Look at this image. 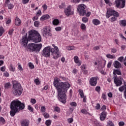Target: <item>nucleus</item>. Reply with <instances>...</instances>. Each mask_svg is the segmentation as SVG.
<instances>
[{
	"instance_id": "f257e3e1",
	"label": "nucleus",
	"mask_w": 126,
	"mask_h": 126,
	"mask_svg": "<svg viewBox=\"0 0 126 126\" xmlns=\"http://www.w3.org/2000/svg\"><path fill=\"white\" fill-rule=\"evenodd\" d=\"M53 84L58 91V98L63 104L66 103V94L67 90L70 87V84L68 82H60L59 80H54Z\"/></svg>"
},
{
	"instance_id": "f03ea898",
	"label": "nucleus",
	"mask_w": 126,
	"mask_h": 126,
	"mask_svg": "<svg viewBox=\"0 0 126 126\" xmlns=\"http://www.w3.org/2000/svg\"><path fill=\"white\" fill-rule=\"evenodd\" d=\"M21 44L23 47H24L27 51H29L30 53H39L41 49H42V44L29 43L28 44V40H27V34L24 35L21 39Z\"/></svg>"
},
{
	"instance_id": "7ed1b4c3",
	"label": "nucleus",
	"mask_w": 126,
	"mask_h": 126,
	"mask_svg": "<svg viewBox=\"0 0 126 126\" xmlns=\"http://www.w3.org/2000/svg\"><path fill=\"white\" fill-rule=\"evenodd\" d=\"M24 108H25V104L18 99L13 100L10 104V115L11 117H14L17 113H19L20 110H23Z\"/></svg>"
},
{
	"instance_id": "20e7f679",
	"label": "nucleus",
	"mask_w": 126,
	"mask_h": 126,
	"mask_svg": "<svg viewBox=\"0 0 126 126\" xmlns=\"http://www.w3.org/2000/svg\"><path fill=\"white\" fill-rule=\"evenodd\" d=\"M13 93L14 95L16 96H20L22 94V89H21V85L18 83H16L13 85Z\"/></svg>"
},
{
	"instance_id": "39448f33",
	"label": "nucleus",
	"mask_w": 126,
	"mask_h": 126,
	"mask_svg": "<svg viewBox=\"0 0 126 126\" xmlns=\"http://www.w3.org/2000/svg\"><path fill=\"white\" fill-rule=\"evenodd\" d=\"M77 12L80 16H84L86 14V5L84 4H80L78 5L77 8Z\"/></svg>"
},
{
	"instance_id": "423d86ee",
	"label": "nucleus",
	"mask_w": 126,
	"mask_h": 126,
	"mask_svg": "<svg viewBox=\"0 0 126 126\" xmlns=\"http://www.w3.org/2000/svg\"><path fill=\"white\" fill-rule=\"evenodd\" d=\"M112 15L113 16H116V17H119L120 15H119V12L113 10L112 8H107L106 13L107 18H109Z\"/></svg>"
},
{
	"instance_id": "0eeeda50",
	"label": "nucleus",
	"mask_w": 126,
	"mask_h": 126,
	"mask_svg": "<svg viewBox=\"0 0 126 126\" xmlns=\"http://www.w3.org/2000/svg\"><path fill=\"white\" fill-rule=\"evenodd\" d=\"M50 52L52 53V55L53 56V59L57 60L58 58H60V52L58 47H54L53 48H51Z\"/></svg>"
},
{
	"instance_id": "6e6552de",
	"label": "nucleus",
	"mask_w": 126,
	"mask_h": 126,
	"mask_svg": "<svg viewBox=\"0 0 126 126\" xmlns=\"http://www.w3.org/2000/svg\"><path fill=\"white\" fill-rule=\"evenodd\" d=\"M115 7L117 8H124L126 6V0H115Z\"/></svg>"
},
{
	"instance_id": "1a4fd4ad",
	"label": "nucleus",
	"mask_w": 126,
	"mask_h": 126,
	"mask_svg": "<svg viewBox=\"0 0 126 126\" xmlns=\"http://www.w3.org/2000/svg\"><path fill=\"white\" fill-rule=\"evenodd\" d=\"M42 56L45 58H49L51 57V47L50 46L46 47L43 49L41 53Z\"/></svg>"
},
{
	"instance_id": "9d476101",
	"label": "nucleus",
	"mask_w": 126,
	"mask_h": 126,
	"mask_svg": "<svg viewBox=\"0 0 126 126\" xmlns=\"http://www.w3.org/2000/svg\"><path fill=\"white\" fill-rule=\"evenodd\" d=\"M39 32L35 30H31L29 32V36L27 38L28 41L32 40L36 35H38Z\"/></svg>"
},
{
	"instance_id": "9b49d317",
	"label": "nucleus",
	"mask_w": 126,
	"mask_h": 126,
	"mask_svg": "<svg viewBox=\"0 0 126 126\" xmlns=\"http://www.w3.org/2000/svg\"><path fill=\"white\" fill-rule=\"evenodd\" d=\"M114 82L116 86H121L123 84V78L121 77H118L117 76L113 77Z\"/></svg>"
},
{
	"instance_id": "f8f14e48",
	"label": "nucleus",
	"mask_w": 126,
	"mask_h": 126,
	"mask_svg": "<svg viewBox=\"0 0 126 126\" xmlns=\"http://www.w3.org/2000/svg\"><path fill=\"white\" fill-rule=\"evenodd\" d=\"M98 80L97 77H93L90 79V84L91 86H96Z\"/></svg>"
},
{
	"instance_id": "ddd939ff",
	"label": "nucleus",
	"mask_w": 126,
	"mask_h": 126,
	"mask_svg": "<svg viewBox=\"0 0 126 126\" xmlns=\"http://www.w3.org/2000/svg\"><path fill=\"white\" fill-rule=\"evenodd\" d=\"M30 124V121L28 119H23L20 121L21 126H29Z\"/></svg>"
},
{
	"instance_id": "4468645a",
	"label": "nucleus",
	"mask_w": 126,
	"mask_h": 126,
	"mask_svg": "<svg viewBox=\"0 0 126 126\" xmlns=\"http://www.w3.org/2000/svg\"><path fill=\"white\" fill-rule=\"evenodd\" d=\"M64 12L66 16H68L69 15H71V14H73L72 12H71V6L70 5L68 6L67 7V8H66L64 10Z\"/></svg>"
},
{
	"instance_id": "2eb2a0df",
	"label": "nucleus",
	"mask_w": 126,
	"mask_h": 126,
	"mask_svg": "<svg viewBox=\"0 0 126 126\" xmlns=\"http://www.w3.org/2000/svg\"><path fill=\"white\" fill-rule=\"evenodd\" d=\"M43 35L45 36H52V33H51V30H48L47 28H44L43 29Z\"/></svg>"
},
{
	"instance_id": "dca6fc26",
	"label": "nucleus",
	"mask_w": 126,
	"mask_h": 126,
	"mask_svg": "<svg viewBox=\"0 0 126 126\" xmlns=\"http://www.w3.org/2000/svg\"><path fill=\"white\" fill-rule=\"evenodd\" d=\"M41 40L42 38H41V35L39 33H38V35H36L34 36L33 39L32 40V41L35 43H39Z\"/></svg>"
},
{
	"instance_id": "f3484780",
	"label": "nucleus",
	"mask_w": 126,
	"mask_h": 126,
	"mask_svg": "<svg viewBox=\"0 0 126 126\" xmlns=\"http://www.w3.org/2000/svg\"><path fill=\"white\" fill-rule=\"evenodd\" d=\"M113 66H114L115 68H121V67H122V63L118 61H115L113 63Z\"/></svg>"
},
{
	"instance_id": "a211bd4d",
	"label": "nucleus",
	"mask_w": 126,
	"mask_h": 126,
	"mask_svg": "<svg viewBox=\"0 0 126 126\" xmlns=\"http://www.w3.org/2000/svg\"><path fill=\"white\" fill-rule=\"evenodd\" d=\"M113 74H114L113 77L115 76H117V75H122V71H121V70L119 69H114Z\"/></svg>"
},
{
	"instance_id": "6ab92c4d",
	"label": "nucleus",
	"mask_w": 126,
	"mask_h": 126,
	"mask_svg": "<svg viewBox=\"0 0 126 126\" xmlns=\"http://www.w3.org/2000/svg\"><path fill=\"white\" fill-rule=\"evenodd\" d=\"M74 61L75 63H78L79 66H80V65H81V62H79V58L78 56L74 57Z\"/></svg>"
},
{
	"instance_id": "aec40b11",
	"label": "nucleus",
	"mask_w": 126,
	"mask_h": 126,
	"mask_svg": "<svg viewBox=\"0 0 126 126\" xmlns=\"http://www.w3.org/2000/svg\"><path fill=\"white\" fill-rule=\"evenodd\" d=\"M15 24L16 26H20V25L21 24V20L19 19V18L17 17L16 18Z\"/></svg>"
},
{
	"instance_id": "412c9836",
	"label": "nucleus",
	"mask_w": 126,
	"mask_h": 126,
	"mask_svg": "<svg viewBox=\"0 0 126 126\" xmlns=\"http://www.w3.org/2000/svg\"><path fill=\"white\" fill-rule=\"evenodd\" d=\"M50 18V15L48 14L43 15L40 18V20L42 21H44V20H46L47 19H49Z\"/></svg>"
},
{
	"instance_id": "4be33fe9",
	"label": "nucleus",
	"mask_w": 126,
	"mask_h": 126,
	"mask_svg": "<svg viewBox=\"0 0 126 126\" xmlns=\"http://www.w3.org/2000/svg\"><path fill=\"white\" fill-rule=\"evenodd\" d=\"M92 23L94 25H99L101 22H100V20L97 19H94L92 21Z\"/></svg>"
},
{
	"instance_id": "5701e85b",
	"label": "nucleus",
	"mask_w": 126,
	"mask_h": 126,
	"mask_svg": "<svg viewBox=\"0 0 126 126\" xmlns=\"http://www.w3.org/2000/svg\"><path fill=\"white\" fill-rule=\"evenodd\" d=\"M120 25L121 26H123V27H126V20H122L119 21Z\"/></svg>"
},
{
	"instance_id": "b1692460",
	"label": "nucleus",
	"mask_w": 126,
	"mask_h": 126,
	"mask_svg": "<svg viewBox=\"0 0 126 126\" xmlns=\"http://www.w3.org/2000/svg\"><path fill=\"white\" fill-rule=\"evenodd\" d=\"M52 23L53 25H55V26L59 25V24H60V20H59V19H55L52 21Z\"/></svg>"
},
{
	"instance_id": "393cba45",
	"label": "nucleus",
	"mask_w": 126,
	"mask_h": 126,
	"mask_svg": "<svg viewBox=\"0 0 126 126\" xmlns=\"http://www.w3.org/2000/svg\"><path fill=\"white\" fill-rule=\"evenodd\" d=\"M106 58H107V59H116V56H115V55H111V54H107L106 55Z\"/></svg>"
},
{
	"instance_id": "a878e982",
	"label": "nucleus",
	"mask_w": 126,
	"mask_h": 126,
	"mask_svg": "<svg viewBox=\"0 0 126 126\" xmlns=\"http://www.w3.org/2000/svg\"><path fill=\"white\" fill-rule=\"evenodd\" d=\"M79 94L80 95L81 98H84V93L82 90H79Z\"/></svg>"
},
{
	"instance_id": "bb28decb",
	"label": "nucleus",
	"mask_w": 126,
	"mask_h": 126,
	"mask_svg": "<svg viewBox=\"0 0 126 126\" xmlns=\"http://www.w3.org/2000/svg\"><path fill=\"white\" fill-rule=\"evenodd\" d=\"M4 33V30L3 29V28L2 27H0V37H1L2 36V34Z\"/></svg>"
},
{
	"instance_id": "cd10ccee",
	"label": "nucleus",
	"mask_w": 126,
	"mask_h": 126,
	"mask_svg": "<svg viewBox=\"0 0 126 126\" xmlns=\"http://www.w3.org/2000/svg\"><path fill=\"white\" fill-rule=\"evenodd\" d=\"M10 83H7L4 85V88L5 89H8L9 88H10Z\"/></svg>"
},
{
	"instance_id": "c85d7f7f",
	"label": "nucleus",
	"mask_w": 126,
	"mask_h": 126,
	"mask_svg": "<svg viewBox=\"0 0 126 126\" xmlns=\"http://www.w3.org/2000/svg\"><path fill=\"white\" fill-rule=\"evenodd\" d=\"M52 124V121L51 120H46L45 122V125L47 126H50Z\"/></svg>"
},
{
	"instance_id": "c756f323",
	"label": "nucleus",
	"mask_w": 126,
	"mask_h": 126,
	"mask_svg": "<svg viewBox=\"0 0 126 126\" xmlns=\"http://www.w3.org/2000/svg\"><path fill=\"white\" fill-rule=\"evenodd\" d=\"M82 21L84 23H87V22H88V18L84 17L82 18Z\"/></svg>"
},
{
	"instance_id": "7c9ffc66",
	"label": "nucleus",
	"mask_w": 126,
	"mask_h": 126,
	"mask_svg": "<svg viewBox=\"0 0 126 126\" xmlns=\"http://www.w3.org/2000/svg\"><path fill=\"white\" fill-rule=\"evenodd\" d=\"M124 90H126V86H122L119 88V91L120 92H123Z\"/></svg>"
},
{
	"instance_id": "2f4dec72",
	"label": "nucleus",
	"mask_w": 126,
	"mask_h": 126,
	"mask_svg": "<svg viewBox=\"0 0 126 126\" xmlns=\"http://www.w3.org/2000/svg\"><path fill=\"white\" fill-rule=\"evenodd\" d=\"M81 29H82L83 31H84L86 30V26H85V24H81Z\"/></svg>"
},
{
	"instance_id": "473e14b6",
	"label": "nucleus",
	"mask_w": 126,
	"mask_h": 126,
	"mask_svg": "<svg viewBox=\"0 0 126 126\" xmlns=\"http://www.w3.org/2000/svg\"><path fill=\"white\" fill-rule=\"evenodd\" d=\"M7 5L8 6V9H12V8L14 7V6L13 5V4L11 3L7 4Z\"/></svg>"
},
{
	"instance_id": "72a5a7b5",
	"label": "nucleus",
	"mask_w": 126,
	"mask_h": 126,
	"mask_svg": "<svg viewBox=\"0 0 126 126\" xmlns=\"http://www.w3.org/2000/svg\"><path fill=\"white\" fill-rule=\"evenodd\" d=\"M43 116L45 119H48V118H50V115H49L47 112H44L43 113Z\"/></svg>"
},
{
	"instance_id": "f704fd0d",
	"label": "nucleus",
	"mask_w": 126,
	"mask_h": 126,
	"mask_svg": "<svg viewBox=\"0 0 126 126\" xmlns=\"http://www.w3.org/2000/svg\"><path fill=\"white\" fill-rule=\"evenodd\" d=\"M0 123H2L3 125H4V124H5V120H4V118H3V117H0Z\"/></svg>"
},
{
	"instance_id": "c9c22d12",
	"label": "nucleus",
	"mask_w": 126,
	"mask_h": 126,
	"mask_svg": "<svg viewBox=\"0 0 126 126\" xmlns=\"http://www.w3.org/2000/svg\"><path fill=\"white\" fill-rule=\"evenodd\" d=\"M70 105L72 107H76V106H77V104L75 102H72L70 103Z\"/></svg>"
},
{
	"instance_id": "e433bc0d",
	"label": "nucleus",
	"mask_w": 126,
	"mask_h": 126,
	"mask_svg": "<svg viewBox=\"0 0 126 126\" xmlns=\"http://www.w3.org/2000/svg\"><path fill=\"white\" fill-rule=\"evenodd\" d=\"M101 115H102L103 117H104V118H106L107 117V112L106 111H103L101 114Z\"/></svg>"
},
{
	"instance_id": "4c0bfd02",
	"label": "nucleus",
	"mask_w": 126,
	"mask_h": 126,
	"mask_svg": "<svg viewBox=\"0 0 126 126\" xmlns=\"http://www.w3.org/2000/svg\"><path fill=\"white\" fill-rule=\"evenodd\" d=\"M28 109L29 111H30V112H31L32 113H33V108L31 107V105H28Z\"/></svg>"
},
{
	"instance_id": "58836bf2",
	"label": "nucleus",
	"mask_w": 126,
	"mask_h": 126,
	"mask_svg": "<svg viewBox=\"0 0 126 126\" xmlns=\"http://www.w3.org/2000/svg\"><path fill=\"white\" fill-rule=\"evenodd\" d=\"M81 112L84 114V115H86V114H87V110L85 109H83L81 110Z\"/></svg>"
},
{
	"instance_id": "ea45409f",
	"label": "nucleus",
	"mask_w": 126,
	"mask_h": 126,
	"mask_svg": "<svg viewBox=\"0 0 126 126\" xmlns=\"http://www.w3.org/2000/svg\"><path fill=\"white\" fill-rule=\"evenodd\" d=\"M107 126H115L114 123L112 121H109L107 123Z\"/></svg>"
},
{
	"instance_id": "a19ab883",
	"label": "nucleus",
	"mask_w": 126,
	"mask_h": 126,
	"mask_svg": "<svg viewBox=\"0 0 126 126\" xmlns=\"http://www.w3.org/2000/svg\"><path fill=\"white\" fill-rule=\"evenodd\" d=\"M54 111L55 112H58V113H60L61 112V109L58 107H56L54 109Z\"/></svg>"
},
{
	"instance_id": "79ce46f5",
	"label": "nucleus",
	"mask_w": 126,
	"mask_h": 126,
	"mask_svg": "<svg viewBox=\"0 0 126 126\" xmlns=\"http://www.w3.org/2000/svg\"><path fill=\"white\" fill-rule=\"evenodd\" d=\"M29 67L31 68V69H33V68H34V65H33V63H29Z\"/></svg>"
},
{
	"instance_id": "37998d69",
	"label": "nucleus",
	"mask_w": 126,
	"mask_h": 126,
	"mask_svg": "<svg viewBox=\"0 0 126 126\" xmlns=\"http://www.w3.org/2000/svg\"><path fill=\"white\" fill-rule=\"evenodd\" d=\"M34 82L37 85H39L40 84V81H39V78L35 79L34 80Z\"/></svg>"
},
{
	"instance_id": "c03bdc74",
	"label": "nucleus",
	"mask_w": 126,
	"mask_h": 126,
	"mask_svg": "<svg viewBox=\"0 0 126 126\" xmlns=\"http://www.w3.org/2000/svg\"><path fill=\"white\" fill-rule=\"evenodd\" d=\"M118 61L120 62V63H123V61H124V56H121V57H119L118 59Z\"/></svg>"
},
{
	"instance_id": "a18cd8bd",
	"label": "nucleus",
	"mask_w": 126,
	"mask_h": 126,
	"mask_svg": "<svg viewBox=\"0 0 126 126\" xmlns=\"http://www.w3.org/2000/svg\"><path fill=\"white\" fill-rule=\"evenodd\" d=\"M95 91H96L97 92H100V91H101V87H100V86L96 87Z\"/></svg>"
},
{
	"instance_id": "49530a36",
	"label": "nucleus",
	"mask_w": 126,
	"mask_h": 126,
	"mask_svg": "<svg viewBox=\"0 0 126 126\" xmlns=\"http://www.w3.org/2000/svg\"><path fill=\"white\" fill-rule=\"evenodd\" d=\"M100 108H101V105H100V104L97 103L96 105L95 106V109L96 110H100Z\"/></svg>"
},
{
	"instance_id": "de8ad7c7",
	"label": "nucleus",
	"mask_w": 126,
	"mask_h": 126,
	"mask_svg": "<svg viewBox=\"0 0 126 126\" xmlns=\"http://www.w3.org/2000/svg\"><path fill=\"white\" fill-rule=\"evenodd\" d=\"M80 1V0H71V2L73 3H78Z\"/></svg>"
},
{
	"instance_id": "09e8293b",
	"label": "nucleus",
	"mask_w": 126,
	"mask_h": 126,
	"mask_svg": "<svg viewBox=\"0 0 126 126\" xmlns=\"http://www.w3.org/2000/svg\"><path fill=\"white\" fill-rule=\"evenodd\" d=\"M31 103H32V104H36V99L34 98H31Z\"/></svg>"
},
{
	"instance_id": "8fccbe9b",
	"label": "nucleus",
	"mask_w": 126,
	"mask_h": 126,
	"mask_svg": "<svg viewBox=\"0 0 126 126\" xmlns=\"http://www.w3.org/2000/svg\"><path fill=\"white\" fill-rule=\"evenodd\" d=\"M106 119V117L103 116V115H101L100 116V121H105V120Z\"/></svg>"
},
{
	"instance_id": "3c124183",
	"label": "nucleus",
	"mask_w": 126,
	"mask_h": 126,
	"mask_svg": "<svg viewBox=\"0 0 126 126\" xmlns=\"http://www.w3.org/2000/svg\"><path fill=\"white\" fill-rule=\"evenodd\" d=\"M67 121H68V124H71V123L73 122V119L71 118L68 119Z\"/></svg>"
},
{
	"instance_id": "603ef678",
	"label": "nucleus",
	"mask_w": 126,
	"mask_h": 126,
	"mask_svg": "<svg viewBox=\"0 0 126 126\" xmlns=\"http://www.w3.org/2000/svg\"><path fill=\"white\" fill-rule=\"evenodd\" d=\"M102 98L103 100H106L107 99V96H106V94H102Z\"/></svg>"
},
{
	"instance_id": "864d4df0",
	"label": "nucleus",
	"mask_w": 126,
	"mask_h": 126,
	"mask_svg": "<svg viewBox=\"0 0 126 126\" xmlns=\"http://www.w3.org/2000/svg\"><path fill=\"white\" fill-rule=\"evenodd\" d=\"M13 31H14V30L13 29L10 30L8 32L9 35H12V34L13 33Z\"/></svg>"
},
{
	"instance_id": "5fc2aeb1",
	"label": "nucleus",
	"mask_w": 126,
	"mask_h": 126,
	"mask_svg": "<svg viewBox=\"0 0 126 126\" xmlns=\"http://www.w3.org/2000/svg\"><path fill=\"white\" fill-rule=\"evenodd\" d=\"M39 22L38 21H35L34 23V25L35 27H38L39 26Z\"/></svg>"
},
{
	"instance_id": "6e6d98bb",
	"label": "nucleus",
	"mask_w": 126,
	"mask_h": 126,
	"mask_svg": "<svg viewBox=\"0 0 126 126\" xmlns=\"http://www.w3.org/2000/svg\"><path fill=\"white\" fill-rule=\"evenodd\" d=\"M118 51V50L116 48H111V52L115 53H117V51Z\"/></svg>"
},
{
	"instance_id": "4d7b16f0",
	"label": "nucleus",
	"mask_w": 126,
	"mask_h": 126,
	"mask_svg": "<svg viewBox=\"0 0 126 126\" xmlns=\"http://www.w3.org/2000/svg\"><path fill=\"white\" fill-rule=\"evenodd\" d=\"M41 111L42 112H46V107H45V106H42L41 107Z\"/></svg>"
},
{
	"instance_id": "13d9d810",
	"label": "nucleus",
	"mask_w": 126,
	"mask_h": 126,
	"mask_svg": "<svg viewBox=\"0 0 126 126\" xmlns=\"http://www.w3.org/2000/svg\"><path fill=\"white\" fill-rule=\"evenodd\" d=\"M112 62H109L108 64H107V68H110V67H111V66H112Z\"/></svg>"
},
{
	"instance_id": "bf43d9fd",
	"label": "nucleus",
	"mask_w": 126,
	"mask_h": 126,
	"mask_svg": "<svg viewBox=\"0 0 126 126\" xmlns=\"http://www.w3.org/2000/svg\"><path fill=\"white\" fill-rule=\"evenodd\" d=\"M22 2L23 4H26V3L29 2V0H22Z\"/></svg>"
},
{
	"instance_id": "052dcab7",
	"label": "nucleus",
	"mask_w": 126,
	"mask_h": 126,
	"mask_svg": "<svg viewBox=\"0 0 126 126\" xmlns=\"http://www.w3.org/2000/svg\"><path fill=\"white\" fill-rule=\"evenodd\" d=\"M41 14H42V11H41V10H38L36 13L37 16L39 15H41Z\"/></svg>"
},
{
	"instance_id": "680f3d73",
	"label": "nucleus",
	"mask_w": 126,
	"mask_h": 126,
	"mask_svg": "<svg viewBox=\"0 0 126 126\" xmlns=\"http://www.w3.org/2000/svg\"><path fill=\"white\" fill-rule=\"evenodd\" d=\"M106 109H107V107L105 106V105H103L101 107V110H102L104 112V111H106Z\"/></svg>"
},
{
	"instance_id": "e2e57ef3",
	"label": "nucleus",
	"mask_w": 126,
	"mask_h": 126,
	"mask_svg": "<svg viewBox=\"0 0 126 126\" xmlns=\"http://www.w3.org/2000/svg\"><path fill=\"white\" fill-rule=\"evenodd\" d=\"M117 19V18H116V16H113L112 18H111V22H114V21H116V20Z\"/></svg>"
},
{
	"instance_id": "0e129e2a",
	"label": "nucleus",
	"mask_w": 126,
	"mask_h": 126,
	"mask_svg": "<svg viewBox=\"0 0 126 126\" xmlns=\"http://www.w3.org/2000/svg\"><path fill=\"white\" fill-rule=\"evenodd\" d=\"M11 23V20L10 19H8V20L5 21L6 24H10Z\"/></svg>"
},
{
	"instance_id": "69168bd1",
	"label": "nucleus",
	"mask_w": 126,
	"mask_h": 126,
	"mask_svg": "<svg viewBox=\"0 0 126 126\" xmlns=\"http://www.w3.org/2000/svg\"><path fill=\"white\" fill-rule=\"evenodd\" d=\"M56 31H61L62 30V27H58L55 28Z\"/></svg>"
},
{
	"instance_id": "338daca9",
	"label": "nucleus",
	"mask_w": 126,
	"mask_h": 126,
	"mask_svg": "<svg viewBox=\"0 0 126 126\" xmlns=\"http://www.w3.org/2000/svg\"><path fill=\"white\" fill-rule=\"evenodd\" d=\"M119 126H125V122H120L119 123Z\"/></svg>"
},
{
	"instance_id": "774afa93",
	"label": "nucleus",
	"mask_w": 126,
	"mask_h": 126,
	"mask_svg": "<svg viewBox=\"0 0 126 126\" xmlns=\"http://www.w3.org/2000/svg\"><path fill=\"white\" fill-rule=\"evenodd\" d=\"M81 68L82 70H83V69H86V65H82L81 66Z\"/></svg>"
}]
</instances>
